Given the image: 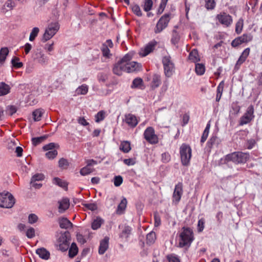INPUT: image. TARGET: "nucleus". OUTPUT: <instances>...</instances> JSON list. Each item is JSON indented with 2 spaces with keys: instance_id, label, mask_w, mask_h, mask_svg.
Returning a JSON list of instances; mask_svg holds the SVG:
<instances>
[{
  "instance_id": "47",
  "label": "nucleus",
  "mask_w": 262,
  "mask_h": 262,
  "mask_svg": "<svg viewBox=\"0 0 262 262\" xmlns=\"http://www.w3.org/2000/svg\"><path fill=\"white\" fill-rule=\"evenodd\" d=\"M19 59L18 57H14L11 60V63L13 66L16 68H20L23 67V64L21 62H18Z\"/></svg>"
},
{
  "instance_id": "31",
  "label": "nucleus",
  "mask_w": 262,
  "mask_h": 262,
  "mask_svg": "<svg viewBox=\"0 0 262 262\" xmlns=\"http://www.w3.org/2000/svg\"><path fill=\"white\" fill-rule=\"evenodd\" d=\"M43 111L41 109H37L32 113L33 119L35 121L40 120Z\"/></svg>"
},
{
  "instance_id": "29",
  "label": "nucleus",
  "mask_w": 262,
  "mask_h": 262,
  "mask_svg": "<svg viewBox=\"0 0 262 262\" xmlns=\"http://www.w3.org/2000/svg\"><path fill=\"white\" fill-rule=\"evenodd\" d=\"M143 86V80L140 78H136L133 80L131 87L132 88L142 89Z\"/></svg>"
},
{
  "instance_id": "15",
  "label": "nucleus",
  "mask_w": 262,
  "mask_h": 262,
  "mask_svg": "<svg viewBox=\"0 0 262 262\" xmlns=\"http://www.w3.org/2000/svg\"><path fill=\"white\" fill-rule=\"evenodd\" d=\"M219 21L226 27H229L232 23L231 16L226 13H221L216 16Z\"/></svg>"
},
{
  "instance_id": "62",
  "label": "nucleus",
  "mask_w": 262,
  "mask_h": 262,
  "mask_svg": "<svg viewBox=\"0 0 262 262\" xmlns=\"http://www.w3.org/2000/svg\"><path fill=\"white\" fill-rule=\"evenodd\" d=\"M107 78V75L105 74L99 73L98 75V79L99 82H105Z\"/></svg>"
},
{
  "instance_id": "20",
  "label": "nucleus",
  "mask_w": 262,
  "mask_h": 262,
  "mask_svg": "<svg viewBox=\"0 0 262 262\" xmlns=\"http://www.w3.org/2000/svg\"><path fill=\"white\" fill-rule=\"evenodd\" d=\"M36 253L42 259L47 260L50 257V252L44 248L37 249L36 250Z\"/></svg>"
},
{
  "instance_id": "58",
  "label": "nucleus",
  "mask_w": 262,
  "mask_h": 262,
  "mask_svg": "<svg viewBox=\"0 0 262 262\" xmlns=\"http://www.w3.org/2000/svg\"><path fill=\"white\" fill-rule=\"evenodd\" d=\"M155 226L158 227L161 224V218L157 212L154 213Z\"/></svg>"
},
{
  "instance_id": "3",
  "label": "nucleus",
  "mask_w": 262,
  "mask_h": 262,
  "mask_svg": "<svg viewBox=\"0 0 262 262\" xmlns=\"http://www.w3.org/2000/svg\"><path fill=\"white\" fill-rule=\"evenodd\" d=\"M249 158V155L243 152H234L226 156L225 160L226 162L232 161L235 164L246 163Z\"/></svg>"
},
{
  "instance_id": "45",
  "label": "nucleus",
  "mask_w": 262,
  "mask_h": 262,
  "mask_svg": "<svg viewBox=\"0 0 262 262\" xmlns=\"http://www.w3.org/2000/svg\"><path fill=\"white\" fill-rule=\"evenodd\" d=\"M105 112L103 111H99L96 115H95V121L97 123L102 121L104 120L105 118Z\"/></svg>"
},
{
  "instance_id": "43",
  "label": "nucleus",
  "mask_w": 262,
  "mask_h": 262,
  "mask_svg": "<svg viewBox=\"0 0 262 262\" xmlns=\"http://www.w3.org/2000/svg\"><path fill=\"white\" fill-rule=\"evenodd\" d=\"M156 239V234L154 232H151L147 234L146 240L148 244H152Z\"/></svg>"
},
{
  "instance_id": "27",
  "label": "nucleus",
  "mask_w": 262,
  "mask_h": 262,
  "mask_svg": "<svg viewBox=\"0 0 262 262\" xmlns=\"http://www.w3.org/2000/svg\"><path fill=\"white\" fill-rule=\"evenodd\" d=\"M10 86L4 82L0 83V96L5 95L9 93Z\"/></svg>"
},
{
  "instance_id": "52",
  "label": "nucleus",
  "mask_w": 262,
  "mask_h": 262,
  "mask_svg": "<svg viewBox=\"0 0 262 262\" xmlns=\"http://www.w3.org/2000/svg\"><path fill=\"white\" fill-rule=\"evenodd\" d=\"M123 182V178L120 176H115L114 179V184L116 187L120 186Z\"/></svg>"
},
{
  "instance_id": "13",
  "label": "nucleus",
  "mask_w": 262,
  "mask_h": 262,
  "mask_svg": "<svg viewBox=\"0 0 262 262\" xmlns=\"http://www.w3.org/2000/svg\"><path fill=\"white\" fill-rule=\"evenodd\" d=\"M157 44L158 42L155 40L150 41L144 48L140 50L139 52L140 55L142 57L146 56L154 51Z\"/></svg>"
},
{
  "instance_id": "25",
  "label": "nucleus",
  "mask_w": 262,
  "mask_h": 262,
  "mask_svg": "<svg viewBox=\"0 0 262 262\" xmlns=\"http://www.w3.org/2000/svg\"><path fill=\"white\" fill-rule=\"evenodd\" d=\"M88 90V86L85 84H83L76 89L75 90V95H85L87 94Z\"/></svg>"
},
{
  "instance_id": "6",
  "label": "nucleus",
  "mask_w": 262,
  "mask_h": 262,
  "mask_svg": "<svg viewBox=\"0 0 262 262\" xmlns=\"http://www.w3.org/2000/svg\"><path fill=\"white\" fill-rule=\"evenodd\" d=\"M15 204V199L9 192L0 193V207L6 208H12Z\"/></svg>"
},
{
  "instance_id": "4",
  "label": "nucleus",
  "mask_w": 262,
  "mask_h": 262,
  "mask_svg": "<svg viewBox=\"0 0 262 262\" xmlns=\"http://www.w3.org/2000/svg\"><path fill=\"white\" fill-rule=\"evenodd\" d=\"M132 55L130 53L126 54L121 60L114 64L113 72L117 75H121L123 72H126V61L131 60Z\"/></svg>"
},
{
  "instance_id": "44",
  "label": "nucleus",
  "mask_w": 262,
  "mask_h": 262,
  "mask_svg": "<svg viewBox=\"0 0 262 262\" xmlns=\"http://www.w3.org/2000/svg\"><path fill=\"white\" fill-rule=\"evenodd\" d=\"M153 5L152 0H145L143 5V9L148 12L151 10Z\"/></svg>"
},
{
  "instance_id": "21",
  "label": "nucleus",
  "mask_w": 262,
  "mask_h": 262,
  "mask_svg": "<svg viewBox=\"0 0 262 262\" xmlns=\"http://www.w3.org/2000/svg\"><path fill=\"white\" fill-rule=\"evenodd\" d=\"M221 143V140L215 135H212L207 142V144L211 148L213 146H217Z\"/></svg>"
},
{
  "instance_id": "46",
  "label": "nucleus",
  "mask_w": 262,
  "mask_h": 262,
  "mask_svg": "<svg viewBox=\"0 0 262 262\" xmlns=\"http://www.w3.org/2000/svg\"><path fill=\"white\" fill-rule=\"evenodd\" d=\"M250 52V49L249 48H246L244 50V51L243 52L242 54L240 56L239 58H238V60L241 61L242 62H244L247 57L248 56Z\"/></svg>"
},
{
  "instance_id": "41",
  "label": "nucleus",
  "mask_w": 262,
  "mask_h": 262,
  "mask_svg": "<svg viewBox=\"0 0 262 262\" xmlns=\"http://www.w3.org/2000/svg\"><path fill=\"white\" fill-rule=\"evenodd\" d=\"M45 176L42 173H36L33 175L31 179V183L36 182L37 181H40L43 180Z\"/></svg>"
},
{
  "instance_id": "63",
  "label": "nucleus",
  "mask_w": 262,
  "mask_h": 262,
  "mask_svg": "<svg viewBox=\"0 0 262 262\" xmlns=\"http://www.w3.org/2000/svg\"><path fill=\"white\" fill-rule=\"evenodd\" d=\"M243 29V23L238 21L236 24L235 31L237 34L241 32Z\"/></svg>"
},
{
  "instance_id": "23",
  "label": "nucleus",
  "mask_w": 262,
  "mask_h": 262,
  "mask_svg": "<svg viewBox=\"0 0 262 262\" xmlns=\"http://www.w3.org/2000/svg\"><path fill=\"white\" fill-rule=\"evenodd\" d=\"M59 226L62 229H68L72 227V224L67 218H62L59 221Z\"/></svg>"
},
{
  "instance_id": "19",
  "label": "nucleus",
  "mask_w": 262,
  "mask_h": 262,
  "mask_svg": "<svg viewBox=\"0 0 262 262\" xmlns=\"http://www.w3.org/2000/svg\"><path fill=\"white\" fill-rule=\"evenodd\" d=\"M58 211L60 213L64 212L70 206L69 200L67 198L63 199L61 201H58Z\"/></svg>"
},
{
  "instance_id": "57",
  "label": "nucleus",
  "mask_w": 262,
  "mask_h": 262,
  "mask_svg": "<svg viewBox=\"0 0 262 262\" xmlns=\"http://www.w3.org/2000/svg\"><path fill=\"white\" fill-rule=\"evenodd\" d=\"M167 259L168 262H180L178 257L173 254L168 255L167 256Z\"/></svg>"
},
{
  "instance_id": "14",
  "label": "nucleus",
  "mask_w": 262,
  "mask_h": 262,
  "mask_svg": "<svg viewBox=\"0 0 262 262\" xmlns=\"http://www.w3.org/2000/svg\"><path fill=\"white\" fill-rule=\"evenodd\" d=\"M123 121L131 128L135 127L139 122L136 116L130 113L124 115Z\"/></svg>"
},
{
  "instance_id": "42",
  "label": "nucleus",
  "mask_w": 262,
  "mask_h": 262,
  "mask_svg": "<svg viewBox=\"0 0 262 262\" xmlns=\"http://www.w3.org/2000/svg\"><path fill=\"white\" fill-rule=\"evenodd\" d=\"M53 182L54 184L62 188H65L67 186V183L58 178H54Z\"/></svg>"
},
{
  "instance_id": "18",
  "label": "nucleus",
  "mask_w": 262,
  "mask_h": 262,
  "mask_svg": "<svg viewBox=\"0 0 262 262\" xmlns=\"http://www.w3.org/2000/svg\"><path fill=\"white\" fill-rule=\"evenodd\" d=\"M109 237L105 236L100 242V245L98 250L99 254H103L108 248Z\"/></svg>"
},
{
  "instance_id": "28",
  "label": "nucleus",
  "mask_w": 262,
  "mask_h": 262,
  "mask_svg": "<svg viewBox=\"0 0 262 262\" xmlns=\"http://www.w3.org/2000/svg\"><path fill=\"white\" fill-rule=\"evenodd\" d=\"M120 149L125 153L128 152L130 149V144L128 141H123L121 143Z\"/></svg>"
},
{
  "instance_id": "54",
  "label": "nucleus",
  "mask_w": 262,
  "mask_h": 262,
  "mask_svg": "<svg viewBox=\"0 0 262 262\" xmlns=\"http://www.w3.org/2000/svg\"><path fill=\"white\" fill-rule=\"evenodd\" d=\"M205 6L207 9H213L215 6L214 0H206Z\"/></svg>"
},
{
  "instance_id": "48",
  "label": "nucleus",
  "mask_w": 262,
  "mask_h": 262,
  "mask_svg": "<svg viewBox=\"0 0 262 262\" xmlns=\"http://www.w3.org/2000/svg\"><path fill=\"white\" fill-rule=\"evenodd\" d=\"M132 228L129 226H125L121 234V237H127L130 234Z\"/></svg>"
},
{
  "instance_id": "50",
  "label": "nucleus",
  "mask_w": 262,
  "mask_h": 262,
  "mask_svg": "<svg viewBox=\"0 0 262 262\" xmlns=\"http://www.w3.org/2000/svg\"><path fill=\"white\" fill-rule=\"evenodd\" d=\"M26 235L29 238H32L35 236V229L33 227H29L26 231Z\"/></svg>"
},
{
  "instance_id": "22",
  "label": "nucleus",
  "mask_w": 262,
  "mask_h": 262,
  "mask_svg": "<svg viewBox=\"0 0 262 262\" xmlns=\"http://www.w3.org/2000/svg\"><path fill=\"white\" fill-rule=\"evenodd\" d=\"M161 83V79L160 75L154 74L152 78L150 86L152 89L158 88Z\"/></svg>"
},
{
  "instance_id": "10",
  "label": "nucleus",
  "mask_w": 262,
  "mask_h": 262,
  "mask_svg": "<svg viewBox=\"0 0 262 262\" xmlns=\"http://www.w3.org/2000/svg\"><path fill=\"white\" fill-rule=\"evenodd\" d=\"M162 62L164 66V73L166 76L170 77L174 71V64L169 56H165L163 58Z\"/></svg>"
},
{
  "instance_id": "30",
  "label": "nucleus",
  "mask_w": 262,
  "mask_h": 262,
  "mask_svg": "<svg viewBox=\"0 0 262 262\" xmlns=\"http://www.w3.org/2000/svg\"><path fill=\"white\" fill-rule=\"evenodd\" d=\"M127 200L125 198H123L120 204L118 206L117 212L118 214H121L122 212L125 210L126 207Z\"/></svg>"
},
{
  "instance_id": "64",
  "label": "nucleus",
  "mask_w": 262,
  "mask_h": 262,
  "mask_svg": "<svg viewBox=\"0 0 262 262\" xmlns=\"http://www.w3.org/2000/svg\"><path fill=\"white\" fill-rule=\"evenodd\" d=\"M85 206L89 209L94 211L97 209V206L96 204L94 203H90L86 204L85 205Z\"/></svg>"
},
{
  "instance_id": "33",
  "label": "nucleus",
  "mask_w": 262,
  "mask_h": 262,
  "mask_svg": "<svg viewBox=\"0 0 262 262\" xmlns=\"http://www.w3.org/2000/svg\"><path fill=\"white\" fill-rule=\"evenodd\" d=\"M9 53L8 49L6 47L2 48L0 51V63H3Z\"/></svg>"
},
{
  "instance_id": "26",
  "label": "nucleus",
  "mask_w": 262,
  "mask_h": 262,
  "mask_svg": "<svg viewBox=\"0 0 262 262\" xmlns=\"http://www.w3.org/2000/svg\"><path fill=\"white\" fill-rule=\"evenodd\" d=\"M188 58L190 61L195 63L200 61L198 51L196 49L192 50L189 53Z\"/></svg>"
},
{
  "instance_id": "53",
  "label": "nucleus",
  "mask_w": 262,
  "mask_h": 262,
  "mask_svg": "<svg viewBox=\"0 0 262 262\" xmlns=\"http://www.w3.org/2000/svg\"><path fill=\"white\" fill-rule=\"evenodd\" d=\"M242 43L247 42L251 41L252 36L250 34H245L239 37Z\"/></svg>"
},
{
  "instance_id": "9",
  "label": "nucleus",
  "mask_w": 262,
  "mask_h": 262,
  "mask_svg": "<svg viewBox=\"0 0 262 262\" xmlns=\"http://www.w3.org/2000/svg\"><path fill=\"white\" fill-rule=\"evenodd\" d=\"M170 20V14H165L158 21L156 27L154 29V32L156 34L161 33L167 27Z\"/></svg>"
},
{
  "instance_id": "24",
  "label": "nucleus",
  "mask_w": 262,
  "mask_h": 262,
  "mask_svg": "<svg viewBox=\"0 0 262 262\" xmlns=\"http://www.w3.org/2000/svg\"><path fill=\"white\" fill-rule=\"evenodd\" d=\"M103 223V220L100 217H97L94 219L91 225V227L93 230L99 229Z\"/></svg>"
},
{
  "instance_id": "5",
  "label": "nucleus",
  "mask_w": 262,
  "mask_h": 262,
  "mask_svg": "<svg viewBox=\"0 0 262 262\" xmlns=\"http://www.w3.org/2000/svg\"><path fill=\"white\" fill-rule=\"evenodd\" d=\"M59 29V25L57 22L50 23L46 28L41 41L45 42L52 38Z\"/></svg>"
},
{
  "instance_id": "38",
  "label": "nucleus",
  "mask_w": 262,
  "mask_h": 262,
  "mask_svg": "<svg viewBox=\"0 0 262 262\" xmlns=\"http://www.w3.org/2000/svg\"><path fill=\"white\" fill-rule=\"evenodd\" d=\"M39 32V29L38 27H34L32 29L29 36V40L33 41L36 37L38 35Z\"/></svg>"
},
{
  "instance_id": "34",
  "label": "nucleus",
  "mask_w": 262,
  "mask_h": 262,
  "mask_svg": "<svg viewBox=\"0 0 262 262\" xmlns=\"http://www.w3.org/2000/svg\"><path fill=\"white\" fill-rule=\"evenodd\" d=\"M195 71L198 75H202L205 71V66L202 63H196Z\"/></svg>"
},
{
  "instance_id": "35",
  "label": "nucleus",
  "mask_w": 262,
  "mask_h": 262,
  "mask_svg": "<svg viewBox=\"0 0 262 262\" xmlns=\"http://www.w3.org/2000/svg\"><path fill=\"white\" fill-rule=\"evenodd\" d=\"M15 6V4L12 0H8L4 4L3 9L6 11L12 10Z\"/></svg>"
},
{
  "instance_id": "8",
  "label": "nucleus",
  "mask_w": 262,
  "mask_h": 262,
  "mask_svg": "<svg viewBox=\"0 0 262 262\" xmlns=\"http://www.w3.org/2000/svg\"><path fill=\"white\" fill-rule=\"evenodd\" d=\"M180 153L182 164L184 166L189 165L191 157V149L190 147L185 144H183L180 147Z\"/></svg>"
},
{
  "instance_id": "61",
  "label": "nucleus",
  "mask_w": 262,
  "mask_h": 262,
  "mask_svg": "<svg viewBox=\"0 0 262 262\" xmlns=\"http://www.w3.org/2000/svg\"><path fill=\"white\" fill-rule=\"evenodd\" d=\"M242 43L241 39L239 37L234 39L231 42V45L233 47H236L238 46L241 45Z\"/></svg>"
},
{
  "instance_id": "2",
  "label": "nucleus",
  "mask_w": 262,
  "mask_h": 262,
  "mask_svg": "<svg viewBox=\"0 0 262 262\" xmlns=\"http://www.w3.org/2000/svg\"><path fill=\"white\" fill-rule=\"evenodd\" d=\"M32 58L35 62L41 66H46L49 62V57L45 54L44 51L40 48L33 50Z\"/></svg>"
},
{
  "instance_id": "12",
  "label": "nucleus",
  "mask_w": 262,
  "mask_h": 262,
  "mask_svg": "<svg viewBox=\"0 0 262 262\" xmlns=\"http://www.w3.org/2000/svg\"><path fill=\"white\" fill-rule=\"evenodd\" d=\"M144 138L149 143L155 144L158 143V136L155 134V130L152 127H148L143 134Z\"/></svg>"
},
{
  "instance_id": "17",
  "label": "nucleus",
  "mask_w": 262,
  "mask_h": 262,
  "mask_svg": "<svg viewBox=\"0 0 262 262\" xmlns=\"http://www.w3.org/2000/svg\"><path fill=\"white\" fill-rule=\"evenodd\" d=\"M126 72L131 73L139 71L140 69V64L135 61H130V60L126 61Z\"/></svg>"
},
{
  "instance_id": "56",
  "label": "nucleus",
  "mask_w": 262,
  "mask_h": 262,
  "mask_svg": "<svg viewBox=\"0 0 262 262\" xmlns=\"http://www.w3.org/2000/svg\"><path fill=\"white\" fill-rule=\"evenodd\" d=\"M38 220L37 216L33 213L29 214L28 216V222L31 224L35 223Z\"/></svg>"
},
{
  "instance_id": "11",
  "label": "nucleus",
  "mask_w": 262,
  "mask_h": 262,
  "mask_svg": "<svg viewBox=\"0 0 262 262\" xmlns=\"http://www.w3.org/2000/svg\"><path fill=\"white\" fill-rule=\"evenodd\" d=\"M254 111V106L252 105L249 106L245 113L240 118L239 125H243L250 122L255 117Z\"/></svg>"
},
{
  "instance_id": "32",
  "label": "nucleus",
  "mask_w": 262,
  "mask_h": 262,
  "mask_svg": "<svg viewBox=\"0 0 262 262\" xmlns=\"http://www.w3.org/2000/svg\"><path fill=\"white\" fill-rule=\"evenodd\" d=\"M78 253V248L75 243L71 244L69 251V255L70 257H74Z\"/></svg>"
},
{
  "instance_id": "16",
  "label": "nucleus",
  "mask_w": 262,
  "mask_h": 262,
  "mask_svg": "<svg viewBox=\"0 0 262 262\" xmlns=\"http://www.w3.org/2000/svg\"><path fill=\"white\" fill-rule=\"evenodd\" d=\"M183 194V186L181 183L176 185L172 194L173 202L176 204L179 202Z\"/></svg>"
},
{
  "instance_id": "37",
  "label": "nucleus",
  "mask_w": 262,
  "mask_h": 262,
  "mask_svg": "<svg viewBox=\"0 0 262 262\" xmlns=\"http://www.w3.org/2000/svg\"><path fill=\"white\" fill-rule=\"evenodd\" d=\"M94 170V168H91V167H89L88 166H85V167H83L80 169V173L82 176H86L93 172Z\"/></svg>"
},
{
  "instance_id": "51",
  "label": "nucleus",
  "mask_w": 262,
  "mask_h": 262,
  "mask_svg": "<svg viewBox=\"0 0 262 262\" xmlns=\"http://www.w3.org/2000/svg\"><path fill=\"white\" fill-rule=\"evenodd\" d=\"M132 9L133 12L137 16H141L142 15V13L139 5H134L132 6Z\"/></svg>"
},
{
  "instance_id": "49",
  "label": "nucleus",
  "mask_w": 262,
  "mask_h": 262,
  "mask_svg": "<svg viewBox=\"0 0 262 262\" xmlns=\"http://www.w3.org/2000/svg\"><path fill=\"white\" fill-rule=\"evenodd\" d=\"M57 151L56 149H53L46 152V157L49 159H53L57 156Z\"/></svg>"
},
{
  "instance_id": "39",
  "label": "nucleus",
  "mask_w": 262,
  "mask_h": 262,
  "mask_svg": "<svg viewBox=\"0 0 262 262\" xmlns=\"http://www.w3.org/2000/svg\"><path fill=\"white\" fill-rule=\"evenodd\" d=\"M46 136H40L38 137H35L32 139V144L34 146H36L42 142L47 138Z\"/></svg>"
},
{
  "instance_id": "7",
  "label": "nucleus",
  "mask_w": 262,
  "mask_h": 262,
  "mask_svg": "<svg viewBox=\"0 0 262 262\" xmlns=\"http://www.w3.org/2000/svg\"><path fill=\"white\" fill-rule=\"evenodd\" d=\"M70 240V233L66 231L61 233L57 240L56 246L59 250L61 251H66L69 248Z\"/></svg>"
},
{
  "instance_id": "40",
  "label": "nucleus",
  "mask_w": 262,
  "mask_h": 262,
  "mask_svg": "<svg viewBox=\"0 0 262 262\" xmlns=\"http://www.w3.org/2000/svg\"><path fill=\"white\" fill-rule=\"evenodd\" d=\"M58 166L62 169H67L69 166V162L68 160L62 158L59 159L58 161Z\"/></svg>"
},
{
  "instance_id": "55",
  "label": "nucleus",
  "mask_w": 262,
  "mask_h": 262,
  "mask_svg": "<svg viewBox=\"0 0 262 262\" xmlns=\"http://www.w3.org/2000/svg\"><path fill=\"white\" fill-rule=\"evenodd\" d=\"M205 220L203 218L200 219L198 223V231L201 232L204 228Z\"/></svg>"
},
{
  "instance_id": "60",
  "label": "nucleus",
  "mask_w": 262,
  "mask_h": 262,
  "mask_svg": "<svg viewBox=\"0 0 262 262\" xmlns=\"http://www.w3.org/2000/svg\"><path fill=\"white\" fill-rule=\"evenodd\" d=\"M56 146V144L54 143H50L49 144L45 145L43 147V149L45 151L49 150H53Z\"/></svg>"
},
{
  "instance_id": "59",
  "label": "nucleus",
  "mask_w": 262,
  "mask_h": 262,
  "mask_svg": "<svg viewBox=\"0 0 262 262\" xmlns=\"http://www.w3.org/2000/svg\"><path fill=\"white\" fill-rule=\"evenodd\" d=\"M101 50L104 56L107 57H109L110 51L107 46L103 45V47H102Z\"/></svg>"
},
{
  "instance_id": "1",
  "label": "nucleus",
  "mask_w": 262,
  "mask_h": 262,
  "mask_svg": "<svg viewBox=\"0 0 262 262\" xmlns=\"http://www.w3.org/2000/svg\"><path fill=\"white\" fill-rule=\"evenodd\" d=\"M180 235L179 245L181 247H189L194 239L192 230L188 227H184Z\"/></svg>"
},
{
  "instance_id": "36",
  "label": "nucleus",
  "mask_w": 262,
  "mask_h": 262,
  "mask_svg": "<svg viewBox=\"0 0 262 262\" xmlns=\"http://www.w3.org/2000/svg\"><path fill=\"white\" fill-rule=\"evenodd\" d=\"M180 39V36L179 34L177 32V31L175 30H173L172 34V37L171 39V43L174 45H177Z\"/></svg>"
}]
</instances>
